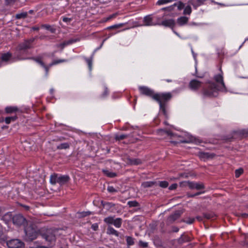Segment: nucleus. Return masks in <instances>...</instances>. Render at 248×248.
Wrapping results in <instances>:
<instances>
[{"label": "nucleus", "mask_w": 248, "mask_h": 248, "mask_svg": "<svg viewBox=\"0 0 248 248\" xmlns=\"http://www.w3.org/2000/svg\"><path fill=\"white\" fill-rule=\"evenodd\" d=\"M139 90L141 95L150 97L158 102L159 105L160 111L166 117H167L166 108L168 102L172 97L171 93L170 92L155 93L154 90L146 86H140Z\"/></svg>", "instance_id": "1"}, {"label": "nucleus", "mask_w": 248, "mask_h": 248, "mask_svg": "<svg viewBox=\"0 0 248 248\" xmlns=\"http://www.w3.org/2000/svg\"><path fill=\"white\" fill-rule=\"evenodd\" d=\"M214 79L218 84L214 82H209V85L202 89V93L204 96L209 97H215L217 96L218 91L227 92L222 75H217L215 76Z\"/></svg>", "instance_id": "2"}, {"label": "nucleus", "mask_w": 248, "mask_h": 248, "mask_svg": "<svg viewBox=\"0 0 248 248\" xmlns=\"http://www.w3.org/2000/svg\"><path fill=\"white\" fill-rule=\"evenodd\" d=\"M24 239L27 242H31L36 239L40 235V230H37L32 225L27 226L24 229Z\"/></svg>", "instance_id": "3"}, {"label": "nucleus", "mask_w": 248, "mask_h": 248, "mask_svg": "<svg viewBox=\"0 0 248 248\" xmlns=\"http://www.w3.org/2000/svg\"><path fill=\"white\" fill-rule=\"evenodd\" d=\"M4 219L7 218V219H10L12 218L13 223L18 226H24L27 224V220L26 218L21 215L18 214L16 215L13 217H12V215L11 213H7L3 217Z\"/></svg>", "instance_id": "4"}, {"label": "nucleus", "mask_w": 248, "mask_h": 248, "mask_svg": "<svg viewBox=\"0 0 248 248\" xmlns=\"http://www.w3.org/2000/svg\"><path fill=\"white\" fill-rule=\"evenodd\" d=\"M40 235L46 241L51 242L55 240V234L52 229L40 230Z\"/></svg>", "instance_id": "5"}, {"label": "nucleus", "mask_w": 248, "mask_h": 248, "mask_svg": "<svg viewBox=\"0 0 248 248\" xmlns=\"http://www.w3.org/2000/svg\"><path fill=\"white\" fill-rule=\"evenodd\" d=\"M234 136H237V138H240L248 137V129H244L234 131L233 132V135L230 137H226V138H225L224 140L228 141H231L234 139Z\"/></svg>", "instance_id": "6"}, {"label": "nucleus", "mask_w": 248, "mask_h": 248, "mask_svg": "<svg viewBox=\"0 0 248 248\" xmlns=\"http://www.w3.org/2000/svg\"><path fill=\"white\" fill-rule=\"evenodd\" d=\"M104 221L108 225H113L116 228H120L122 224V219L121 218H115L114 217H108L104 219Z\"/></svg>", "instance_id": "7"}, {"label": "nucleus", "mask_w": 248, "mask_h": 248, "mask_svg": "<svg viewBox=\"0 0 248 248\" xmlns=\"http://www.w3.org/2000/svg\"><path fill=\"white\" fill-rule=\"evenodd\" d=\"M180 186H188L190 189H196L197 190L203 189L204 188V185L202 183H195L190 181H185L180 183Z\"/></svg>", "instance_id": "8"}, {"label": "nucleus", "mask_w": 248, "mask_h": 248, "mask_svg": "<svg viewBox=\"0 0 248 248\" xmlns=\"http://www.w3.org/2000/svg\"><path fill=\"white\" fill-rule=\"evenodd\" d=\"M6 244L9 248H23L25 246L24 243L18 239L7 241Z\"/></svg>", "instance_id": "9"}, {"label": "nucleus", "mask_w": 248, "mask_h": 248, "mask_svg": "<svg viewBox=\"0 0 248 248\" xmlns=\"http://www.w3.org/2000/svg\"><path fill=\"white\" fill-rule=\"evenodd\" d=\"M183 213V210H177L170 215L167 219V223L170 224L173 223L176 219H178Z\"/></svg>", "instance_id": "10"}, {"label": "nucleus", "mask_w": 248, "mask_h": 248, "mask_svg": "<svg viewBox=\"0 0 248 248\" xmlns=\"http://www.w3.org/2000/svg\"><path fill=\"white\" fill-rule=\"evenodd\" d=\"M34 38H32L30 39L26 40L25 41L20 44L18 48L19 50H26L31 47V44L34 42Z\"/></svg>", "instance_id": "11"}, {"label": "nucleus", "mask_w": 248, "mask_h": 248, "mask_svg": "<svg viewBox=\"0 0 248 248\" xmlns=\"http://www.w3.org/2000/svg\"><path fill=\"white\" fill-rule=\"evenodd\" d=\"M29 59L35 61L36 62H37L39 64H40L42 67H43L45 69V70L46 72L45 75H46V76H47L50 68L49 67H48V66H47L45 64L44 62L43 61V57L42 56L31 57Z\"/></svg>", "instance_id": "12"}, {"label": "nucleus", "mask_w": 248, "mask_h": 248, "mask_svg": "<svg viewBox=\"0 0 248 248\" xmlns=\"http://www.w3.org/2000/svg\"><path fill=\"white\" fill-rule=\"evenodd\" d=\"M175 7H177V9L178 11H180L184 8L185 4L184 3H183L182 1L178 0V1H177L176 2L174 3L173 5H172L169 7L163 8L162 9V10L163 11L167 10L168 11H171L174 10V8Z\"/></svg>", "instance_id": "13"}, {"label": "nucleus", "mask_w": 248, "mask_h": 248, "mask_svg": "<svg viewBox=\"0 0 248 248\" xmlns=\"http://www.w3.org/2000/svg\"><path fill=\"white\" fill-rule=\"evenodd\" d=\"M202 84L201 81L197 79H192L189 83V87L192 90L196 91L202 87Z\"/></svg>", "instance_id": "14"}, {"label": "nucleus", "mask_w": 248, "mask_h": 248, "mask_svg": "<svg viewBox=\"0 0 248 248\" xmlns=\"http://www.w3.org/2000/svg\"><path fill=\"white\" fill-rule=\"evenodd\" d=\"M155 246L157 248H162L163 243L161 238L158 235H155L153 238Z\"/></svg>", "instance_id": "15"}, {"label": "nucleus", "mask_w": 248, "mask_h": 248, "mask_svg": "<svg viewBox=\"0 0 248 248\" xmlns=\"http://www.w3.org/2000/svg\"><path fill=\"white\" fill-rule=\"evenodd\" d=\"M143 22L144 26H154L155 24L153 22V17L151 15L145 16L143 18Z\"/></svg>", "instance_id": "16"}, {"label": "nucleus", "mask_w": 248, "mask_h": 248, "mask_svg": "<svg viewBox=\"0 0 248 248\" xmlns=\"http://www.w3.org/2000/svg\"><path fill=\"white\" fill-rule=\"evenodd\" d=\"M206 0H190L188 3L192 5L195 9L204 4Z\"/></svg>", "instance_id": "17"}, {"label": "nucleus", "mask_w": 248, "mask_h": 248, "mask_svg": "<svg viewBox=\"0 0 248 248\" xmlns=\"http://www.w3.org/2000/svg\"><path fill=\"white\" fill-rule=\"evenodd\" d=\"M69 180L70 177L68 175H61L58 176V183L61 185H62L67 183Z\"/></svg>", "instance_id": "18"}, {"label": "nucleus", "mask_w": 248, "mask_h": 248, "mask_svg": "<svg viewBox=\"0 0 248 248\" xmlns=\"http://www.w3.org/2000/svg\"><path fill=\"white\" fill-rule=\"evenodd\" d=\"M215 156V154L207 152H200L199 157L203 160L212 158Z\"/></svg>", "instance_id": "19"}, {"label": "nucleus", "mask_w": 248, "mask_h": 248, "mask_svg": "<svg viewBox=\"0 0 248 248\" xmlns=\"http://www.w3.org/2000/svg\"><path fill=\"white\" fill-rule=\"evenodd\" d=\"M161 25L168 27L173 28L175 25V21L173 19H168L162 22Z\"/></svg>", "instance_id": "20"}, {"label": "nucleus", "mask_w": 248, "mask_h": 248, "mask_svg": "<svg viewBox=\"0 0 248 248\" xmlns=\"http://www.w3.org/2000/svg\"><path fill=\"white\" fill-rule=\"evenodd\" d=\"M157 132L160 135L163 136L164 135H167L168 136H170V137H174L175 135L170 130H166V129H159L157 131Z\"/></svg>", "instance_id": "21"}, {"label": "nucleus", "mask_w": 248, "mask_h": 248, "mask_svg": "<svg viewBox=\"0 0 248 248\" xmlns=\"http://www.w3.org/2000/svg\"><path fill=\"white\" fill-rule=\"evenodd\" d=\"M191 240L190 237L188 236L187 235H185L184 234H182L181 237L178 239V242L179 244H182L185 242H189Z\"/></svg>", "instance_id": "22"}, {"label": "nucleus", "mask_w": 248, "mask_h": 248, "mask_svg": "<svg viewBox=\"0 0 248 248\" xmlns=\"http://www.w3.org/2000/svg\"><path fill=\"white\" fill-rule=\"evenodd\" d=\"M154 186H157L156 182L155 181H147L143 182L141 184V186L144 188H147L152 187Z\"/></svg>", "instance_id": "23"}, {"label": "nucleus", "mask_w": 248, "mask_h": 248, "mask_svg": "<svg viewBox=\"0 0 248 248\" xmlns=\"http://www.w3.org/2000/svg\"><path fill=\"white\" fill-rule=\"evenodd\" d=\"M101 205L104 208H106L108 210H109L112 207H114L115 205V204L113 203L112 202L104 201H101Z\"/></svg>", "instance_id": "24"}, {"label": "nucleus", "mask_w": 248, "mask_h": 248, "mask_svg": "<svg viewBox=\"0 0 248 248\" xmlns=\"http://www.w3.org/2000/svg\"><path fill=\"white\" fill-rule=\"evenodd\" d=\"M5 112L7 113H12L16 112L19 110L18 108L16 106L7 107L5 109Z\"/></svg>", "instance_id": "25"}, {"label": "nucleus", "mask_w": 248, "mask_h": 248, "mask_svg": "<svg viewBox=\"0 0 248 248\" xmlns=\"http://www.w3.org/2000/svg\"><path fill=\"white\" fill-rule=\"evenodd\" d=\"M107 233L108 234H113L116 236H119V232L110 226L108 227L107 228Z\"/></svg>", "instance_id": "26"}, {"label": "nucleus", "mask_w": 248, "mask_h": 248, "mask_svg": "<svg viewBox=\"0 0 248 248\" xmlns=\"http://www.w3.org/2000/svg\"><path fill=\"white\" fill-rule=\"evenodd\" d=\"M188 18L186 16H181L177 19V23L180 25H184L187 23Z\"/></svg>", "instance_id": "27"}, {"label": "nucleus", "mask_w": 248, "mask_h": 248, "mask_svg": "<svg viewBox=\"0 0 248 248\" xmlns=\"http://www.w3.org/2000/svg\"><path fill=\"white\" fill-rule=\"evenodd\" d=\"M129 162L131 165H138L141 164L142 161L139 158H128Z\"/></svg>", "instance_id": "28"}, {"label": "nucleus", "mask_w": 248, "mask_h": 248, "mask_svg": "<svg viewBox=\"0 0 248 248\" xmlns=\"http://www.w3.org/2000/svg\"><path fill=\"white\" fill-rule=\"evenodd\" d=\"M70 147V143L67 142L62 143L57 146L58 150L67 149Z\"/></svg>", "instance_id": "29"}, {"label": "nucleus", "mask_w": 248, "mask_h": 248, "mask_svg": "<svg viewBox=\"0 0 248 248\" xmlns=\"http://www.w3.org/2000/svg\"><path fill=\"white\" fill-rule=\"evenodd\" d=\"M58 175L56 174L51 175L50 178V182L53 185L56 184L58 181Z\"/></svg>", "instance_id": "30"}, {"label": "nucleus", "mask_w": 248, "mask_h": 248, "mask_svg": "<svg viewBox=\"0 0 248 248\" xmlns=\"http://www.w3.org/2000/svg\"><path fill=\"white\" fill-rule=\"evenodd\" d=\"M103 172L105 175L110 178H114L117 175L116 173L109 171L108 170H103Z\"/></svg>", "instance_id": "31"}, {"label": "nucleus", "mask_w": 248, "mask_h": 248, "mask_svg": "<svg viewBox=\"0 0 248 248\" xmlns=\"http://www.w3.org/2000/svg\"><path fill=\"white\" fill-rule=\"evenodd\" d=\"M203 217L207 219H213L216 215L214 213H203Z\"/></svg>", "instance_id": "32"}, {"label": "nucleus", "mask_w": 248, "mask_h": 248, "mask_svg": "<svg viewBox=\"0 0 248 248\" xmlns=\"http://www.w3.org/2000/svg\"><path fill=\"white\" fill-rule=\"evenodd\" d=\"M17 119L16 115L11 117H7L5 119V122L7 124H9L11 122H15Z\"/></svg>", "instance_id": "33"}, {"label": "nucleus", "mask_w": 248, "mask_h": 248, "mask_svg": "<svg viewBox=\"0 0 248 248\" xmlns=\"http://www.w3.org/2000/svg\"><path fill=\"white\" fill-rule=\"evenodd\" d=\"M76 40L71 39L68 41H65L63 43L60 44V46L63 48L65 46L70 45L74 42H76Z\"/></svg>", "instance_id": "34"}, {"label": "nucleus", "mask_w": 248, "mask_h": 248, "mask_svg": "<svg viewBox=\"0 0 248 248\" xmlns=\"http://www.w3.org/2000/svg\"><path fill=\"white\" fill-rule=\"evenodd\" d=\"M128 135L126 134L118 135L117 134L115 136V139L116 140H124L128 137Z\"/></svg>", "instance_id": "35"}, {"label": "nucleus", "mask_w": 248, "mask_h": 248, "mask_svg": "<svg viewBox=\"0 0 248 248\" xmlns=\"http://www.w3.org/2000/svg\"><path fill=\"white\" fill-rule=\"evenodd\" d=\"M12 57V55L10 53H7L2 54L1 56V60L3 61L7 62Z\"/></svg>", "instance_id": "36"}, {"label": "nucleus", "mask_w": 248, "mask_h": 248, "mask_svg": "<svg viewBox=\"0 0 248 248\" xmlns=\"http://www.w3.org/2000/svg\"><path fill=\"white\" fill-rule=\"evenodd\" d=\"M126 241L128 246H132L134 244V239L131 236H126Z\"/></svg>", "instance_id": "37"}, {"label": "nucleus", "mask_w": 248, "mask_h": 248, "mask_svg": "<svg viewBox=\"0 0 248 248\" xmlns=\"http://www.w3.org/2000/svg\"><path fill=\"white\" fill-rule=\"evenodd\" d=\"M127 204L130 207H138L140 206L139 203L136 201H129L127 202Z\"/></svg>", "instance_id": "38"}, {"label": "nucleus", "mask_w": 248, "mask_h": 248, "mask_svg": "<svg viewBox=\"0 0 248 248\" xmlns=\"http://www.w3.org/2000/svg\"><path fill=\"white\" fill-rule=\"evenodd\" d=\"M28 14L27 12H24L20 14H16V19L24 18L27 16Z\"/></svg>", "instance_id": "39"}, {"label": "nucleus", "mask_w": 248, "mask_h": 248, "mask_svg": "<svg viewBox=\"0 0 248 248\" xmlns=\"http://www.w3.org/2000/svg\"><path fill=\"white\" fill-rule=\"evenodd\" d=\"M195 140V138L192 136H189L187 137V139L182 141L183 143H189L194 142Z\"/></svg>", "instance_id": "40"}, {"label": "nucleus", "mask_w": 248, "mask_h": 248, "mask_svg": "<svg viewBox=\"0 0 248 248\" xmlns=\"http://www.w3.org/2000/svg\"><path fill=\"white\" fill-rule=\"evenodd\" d=\"M192 10L190 5L186 6L184 10V15H190L191 13Z\"/></svg>", "instance_id": "41"}, {"label": "nucleus", "mask_w": 248, "mask_h": 248, "mask_svg": "<svg viewBox=\"0 0 248 248\" xmlns=\"http://www.w3.org/2000/svg\"><path fill=\"white\" fill-rule=\"evenodd\" d=\"M195 218L188 217L187 218V219H182V221L188 224H191L194 223V222L195 221Z\"/></svg>", "instance_id": "42"}, {"label": "nucleus", "mask_w": 248, "mask_h": 248, "mask_svg": "<svg viewBox=\"0 0 248 248\" xmlns=\"http://www.w3.org/2000/svg\"><path fill=\"white\" fill-rule=\"evenodd\" d=\"M157 185H159L161 187L166 188L168 186L169 183L168 182L166 181H159V183L157 184Z\"/></svg>", "instance_id": "43"}, {"label": "nucleus", "mask_w": 248, "mask_h": 248, "mask_svg": "<svg viewBox=\"0 0 248 248\" xmlns=\"http://www.w3.org/2000/svg\"><path fill=\"white\" fill-rule=\"evenodd\" d=\"M80 215V217H87L88 216H89L91 214H93V213L90 211H86V212H82L78 213Z\"/></svg>", "instance_id": "44"}, {"label": "nucleus", "mask_w": 248, "mask_h": 248, "mask_svg": "<svg viewBox=\"0 0 248 248\" xmlns=\"http://www.w3.org/2000/svg\"><path fill=\"white\" fill-rule=\"evenodd\" d=\"M174 0H158L156 3L157 5H160L167 3L171 2Z\"/></svg>", "instance_id": "45"}, {"label": "nucleus", "mask_w": 248, "mask_h": 248, "mask_svg": "<svg viewBox=\"0 0 248 248\" xmlns=\"http://www.w3.org/2000/svg\"><path fill=\"white\" fill-rule=\"evenodd\" d=\"M139 246L141 248H146L148 247V243L143 242L142 240H140L139 242Z\"/></svg>", "instance_id": "46"}, {"label": "nucleus", "mask_w": 248, "mask_h": 248, "mask_svg": "<svg viewBox=\"0 0 248 248\" xmlns=\"http://www.w3.org/2000/svg\"><path fill=\"white\" fill-rule=\"evenodd\" d=\"M243 172V170L242 168L236 170L235 171V175L236 178L239 177L241 174Z\"/></svg>", "instance_id": "47"}, {"label": "nucleus", "mask_w": 248, "mask_h": 248, "mask_svg": "<svg viewBox=\"0 0 248 248\" xmlns=\"http://www.w3.org/2000/svg\"><path fill=\"white\" fill-rule=\"evenodd\" d=\"M86 62L88 63L89 68L90 70H91L92 69V61H93V57H91L90 58H86L85 59Z\"/></svg>", "instance_id": "48"}, {"label": "nucleus", "mask_w": 248, "mask_h": 248, "mask_svg": "<svg viewBox=\"0 0 248 248\" xmlns=\"http://www.w3.org/2000/svg\"><path fill=\"white\" fill-rule=\"evenodd\" d=\"M42 27L46 29L47 30H50L51 32L53 33L54 32L55 30L51 29V26L48 24H44L42 25Z\"/></svg>", "instance_id": "49"}, {"label": "nucleus", "mask_w": 248, "mask_h": 248, "mask_svg": "<svg viewBox=\"0 0 248 248\" xmlns=\"http://www.w3.org/2000/svg\"><path fill=\"white\" fill-rule=\"evenodd\" d=\"M107 190L110 193H115L117 192V190L114 188L112 186H108L107 188Z\"/></svg>", "instance_id": "50"}, {"label": "nucleus", "mask_w": 248, "mask_h": 248, "mask_svg": "<svg viewBox=\"0 0 248 248\" xmlns=\"http://www.w3.org/2000/svg\"><path fill=\"white\" fill-rule=\"evenodd\" d=\"M118 15V13H114L111 15H109L108 17L106 18V21H108L112 18H115Z\"/></svg>", "instance_id": "51"}, {"label": "nucleus", "mask_w": 248, "mask_h": 248, "mask_svg": "<svg viewBox=\"0 0 248 248\" xmlns=\"http://www.w3.org/2000/svg\"><path fill=\"white\" fill-rule=\"evenodd\" d=\"M123 26V24H117L111 26L108 28V29H118Z\"/></svg>", "instance_id": "52"}, {"label": "nucleus", "mask_w": 248, "mask_h": 248, "mask_svg": "<svg viewBox=\"0 0 248 248\" xmlns=\"http://www.w3.org/2000/svg\"><path fill=\"white\" fill-rule=\"evenodd\" d=\"M91 228L93 231H97L98 229V225L97 223L93 224L91 226Z\"/></svg>", "instance_id": "53"}, {"label": "nucleus", "mask_w": 248, "mask_h": 248, "mask_svg": "<svg viewBox=\"0 0 248 248\" xmlns=\"http://www.w3.org/2000/svg\"><path fill=\"white\" fill-rule=\"evenodd\" d=\"M177 187V184H173L171 186H170L169 189L170 190H174Z\"/></svg>", "instance_id": "54"}, {"label": "nucleus", "mask_w": 248, "mask_h": 248, "mask_svg": "<svg viewBox=\"0 0 248 248\" xmlns=\"http://www.w3.org/2000/svg\"><path fill=\"white\" fill-rule=\"evenodd\" d=\"M237 216L238 217H241L243 218H247L248 217V214L247 213H242V214H238Z\"/></svg>", "instance_id": "55"}, {"label": "nucleus", "mask_w": 248, "mask_h": 248, "mask_svg": "<svg viewBox=\"0 0 248 248\" xmlns=\"http://www.w3.org/2000/svg\"><path fill=\"white\" fill-rule=\"evenodd\" d=\"M54 62H56V64H59L60 63L63 62H66V60L65 59H60L58 60H54Z\"/></svg>", "instance_id": "56"}, {"label": "nucleus", "mask_w": 248, "mask_h": 248, "mask_svg": "<svg viewBox=\"0 0 248 248\" xmlns=\"http://www.w3.org/2000/svg\"><path fill=\"white\" fill-rule=\"evenodd\" d=\"M72 20L71 18L64 17L62 18V21L65 22H69Z\"/></svg>", "instance_id": "57"}, {"label": "nucleus", "mask_w": 248, "mask_h": 248, "mask_svg": "<svg viewBox=\"0 0 248 248\" xmlns=\"http://www.w3.org/2000/svg\"><path fill=\"white\" fill-rule=\"evenodd\" d=\"M16 0H5L6 4H10L14 3Z\"/></svg>", "instance_id": "58"}, {"label": "nucleus", "mask_w": 248, "mask_h": 248, "mask_svg": "<svg viewBox=\"0 0 248 248\" xmlns=\"http://www.w3.org/2000/svg\"><path fill=\"white\" fill-rule=\"evenodd\" d=\"M179 228L177 227L173 226L172 227V232H178L179 231Z\"/></svg>", "instance_id": "59"}, {"label": "nucleus", "mask_w": 248, "mask_h": 248, "mask_svg": "<svg viewBox=\"0 0 248 248\" xmlns=\"http://www.w3.org/2000/svg\"><path fill=\"white\" fill-rule=\"evenodd\" d=\"M56 62H54V61L51 62L50 63H49L48 65H46L47 66H48V67H49V68L52 67L53 65H56Z\"/></svg>", "instance_id": "60"}, {"label": "nucleus", "mask_w": 248, "mask_h": 248, "mask_svg": "<svg viewBox=\"0 0 248 248\" xmlns=\"http://www.w3.org/2000/svg\"><path fill=\"white\" fill-rule=\"evenodd\" d=\"M195 76L196 77L199 78H202L203 77V75H200V74H198L197 71H196Z\"/></svg>", "instance_id": "61"}, {"label": "nucleus", "mask_w": 248, "mask_h": 248, "mask_svg": "<svg viewBox=\"0 0 248 248\" xmlns=\"http://www.w3.org/2000/svg\"><path fill=\"white\" fill-rule=\"evenodd\" d=\"M30 248H48L46 247H45V246H38L36 247H30Z\"/></svg>", "instance_id": "62"}, {"label": "nucleus", "mask_w": 248, "mask_h": 248, "mask_svg": "<svg viewBox=\"0 0 248 248\" xmlns=\"http://www.w3.org/2000/svg\"><path fill=\"white\" fill-rule=\"evenodd\" d=\"M196 218L199 221H202V217H200V216H197L196 217Z\"/></svg>", "instance_id": "63"}, {"label": "nucleus", "mask_w": 248, "mask_h": 248, "mask_svg": "<svg viewBox=\"0 0 248 248\" xmlns=\"http://www.w3.org/2000/svg\"><path fill=\"white\" fill-rule=\"evenodd\" d=\"M4 211V208L0 206V217L3 214V212Z\"/></svg>", "instance_id": "64"}]
</instances>
